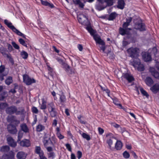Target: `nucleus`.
Wrapping results in <instances>:
<instances>
[{
	"mask_svg": "<svg viewBox=\"0 0 159 159\" xmlns=\"http://www.w3.org/2000/svg\"><path fill=\"white\" fill-rule=\"evenodd\" d=\"M86 30L90 33L91 35L93 37L96 43L102 45L100 48V49L102 50L103 52H104L106 49L105 43L101 39L100 36L97 34L96 30L93 29L90 25L87 26L86 27Z\"/></svg>",
	"mask_w": 159,
	"mask_h": 159,
	"instance_id": "1",
	"label": "nucleus"
},
{
	"mask_svg": "<svg viewBox=\"0 0 159 159\" xmlns=\"http://www.w3.org/2000/svg\"><path fill=\"white\" fill-rule=\"evenodd\" d=\"M8 121L10 123L7 126L8 132L11 134H16L17 131L16 127L20 123V121L16 119V116H11L8 118Z\"/></svg>",
	"mask_w": 159,
	"mask_h": 159,
	"instance_id": "2",
	"label": "nucleus"
},
{
	"mask_svg": "<svg viewBox=\"0 0 159 159\" xmlns=\"http://www.w3.org/2000/svg\"><path fill=\"white\" fill-rule=\"evenodd\" d=\"M133 22L134 29L140 32H143L146 30V26L145 24L143 22V20L139 17H133Z\"/></svg>",
	"mask_w": 159,
	"mask_h": 159,
	"instance_id": "3",
	"label": "nucleus"
},
{
	"mask_svg": "<svg viewBox=\"0 0 159 159\" xmlns=\"http://www.w3.org/2000/svg\"><path fill=\"white\" fill-rule=\"evenodd\" d=\"M149 70L153 77L159 80V65H155L154 67H150Z\"/></svg>",
	"mask_w": 159,
	"mask_h": 159,
	"instance_id": "4",
	"label": "nucleus"
},
{
	"mask_svg": "<svg viewBox=\"0 0 159 159\" xmlns=\"http://www.w3.org/2000/svg\"><path fill=\"white\" fill-rule=\"evenodd\" d=\"M139 49L137 48L131 47L128 49L127 51L129 55L132 58H138L139 56L138 50Z\"/></svg>",
	"mask_w": 159,
	"mask_h": 159,
	"instance_id": "5",
	"label": "nucleus"
},
{
	"mask_svg": "<svg viewBox=\"0 0 159 159\" xmlns=\"http://www.w3.org/2000/svg\"><path fill=\"white\" fill-rule=\"evenodd\" d=\"M23 82L27 85H30L32 84L35 83L36 80L34 78H31L29 75L25 74L23 75Z\"/></svg>",
	"mask_w": 159,
	"mask_h": 159,
	"instance_id": "6",
	"label": "nucleus"
},
{
	"mask_svg": "<svg viewBox=\"0 0 159 159\" xmlns=\"http://www.w3.org/2000/svg\"><path fill=\"white\" fill-rule=\"evenodd\" d=\"M143 60L146 62L152 61V58L150 53L148 52H143L141 54Z\"/></svg>",
	"mask_w": 159,
	"mask_h": 159,
	"instance_id": "7",
	"label": "nucleus"
},
{
	"mask_svg": "<svg viewBox=\"0 0 159 159\" xmlns=\"http://www.w3.org/2000/svg\"><path fill=\"white\" fill-rule=\"evenodd\" d=\"M122 80L123 79L126 80L129 83H131L134 80V78L132 75H130L128 73H123L121 77Z\"/></svg>",
	"mask_w": 159,
	"mask_h": 159,
	"instance_id": "8",
	"label": "nucleus"
},
{
	"mask_svg": "<svg viewBox=\"0 0 159 159\" xmlns=\"http://www.w3.org/2000/svg\"><path fill=\"white\" fill-rule=\"evenodd\" d=\"M17 110V108L15 106H12L7 108L6 112L7 114L12 115L15 113Z\"/></svg>",
	"mask_w": 159,
	"mask_h": 159,
	"instance_id": "9",
	"label": "nucleus"
},
{
	"mask_svg": "<svg viewBox=\"0 0 159 159\" xmlns=\"http://www.w3.org/2000/svg\"><path fill=\"white\" fill-rule=\"evenodd\" d=\"M150 90L154 94L157 93L159 91V84L156 83L151 87Z\"/></svg>",
	"mask_w": 159,
	"mask_h": 159,
	"instance_id": "10",
	"label": "nucleus"
},
{
	"mask_svg": "<svg viewBox=\"0 0 159 159\" xmlns=\"http://www.w3.org/2000/svg\"><path fill=\"white\" fill-rule=\"evenodd\" d=\"M119 32L122 36L125 35V34H130V32L127 30L126 28H122L121 27H120L119 29Z\"/></svg>",
	"mask_w": 159,
	"mask_h": 159,
	"instance_id": "11",
	"label": "nucleus"
},
{
	"mask_svg": "<svg viewBox=\"0 0 159 159\" xmlns=\"http://www.w3.org/2000/svg\"><path fill=\"white\" fill-rule=\"evenodd\" d=\"M7 141L9 145L11 147L15 148L17 144L16 142L14 141V139L11 137L7 138Z\"/></svg>",
	"mask_w": 159,
	"mask_h": 159,
	"instance_id": "12",
	"label": "nucleus"
},
{
	"mask_svg": "<svg viewBox=\"0 0 159 159\" xmlns=\"http://www.w3.org/2000/svg\"><path fill=\"white\" fill-rule=\"evenodd\" d=\"M20 144L21 146L23 147H28L30 145V143L29 140L24 139L20 141Z\"/></svg>",
	"mask_w": 159,
	"mask_h": 159,
	"instance_id": "13",
	"label": "nucleus"
},
{
	"mask_svg": "<svg viewBox=\"0 0 159 159\" xmlns=\"http://www.w3.org/2000/svg\"><path fill=\"white\" fill-rule=\"evenodd\" d=\"M78 19L79 22L81 23L82 24L85 25L86 26V27L87 26L90 25L91 27V24L90 22H88V23H86V21L85 20H83V18L82 17L80 16L78 17Z\"/></svg>",
	"mask_w": 159,
	"mask_h": 159,
	"instance_id": "14",
	"label": "nucleus"
},
{
	"mask_svg": "<svg viewBox=\"0 0 159 159\" xmlns=\"http://www.w3.org/2000/svg\"><path fill=\"white\" fill-rule=\"evenodd\" d=\"M100 3L103 4L105 2H106L108 6H111L113 5L114 0H97Z\"/></svg>",
	"mask_w": 159,
	"mask_h": 159,
	"instance_id": "15",
	"label": "nucleus"
},
{
	"mask_svg": "<svg viewBox=\"0 0 159 159\" xmlns=\"http://www.w3.org/2000/svg\"><path fill=\"white\" fill-rule=\"evenodd\" d=\"M146 84L148 86H151L154 83V81L152 78L149 76L146 77L145 80Z\"/></svg>",
	"mask_w": 159,
	"mask_h": 159,
	"instance_id": "16",
	"label": "nucleus"
},
{
	"mask_svg": "<svg viewBox=\"0 0 159 159\" xmlns=\"http://www.w3.org/2000/svg\"><path fill=\"white\" fill-rule=\"evenodd\" d=\"M20 129L22 131H23L25 133L29 132V129L27 125L25 123H23L20 125Z\"/></svg>",
	"mask_w": 159,
	"mask_h": 159,
	"instance_id": "17",
	"label": "nucleus"
},
{
	"mask_svg": "<svg viewBox=\"0 0 159 159\" xmlns=\"http://www.w3.org/2000/svg\"><path fill=\"white\" fill-rule=\"evenodd\" d=\"M123 144L120 140H117L115 145V148L117 150H120L122 148Z\"/></svg>",
	"mask_w": 159,
	"mask_h": 159,
	"instance_id": "18",
	"label": "nucleus"
},
{
	"mask_svg": "<svg viewBox=\"0 0 159 159\" xmlns=\"http://www.w3.org/2000/svg\"><path fill=\"white\" fill-rule=\"evenodd\" d=\"M140 63V60L138 58H134L133 61L131 62L132 65L134 68L137 67Z\"/></svg>",
	"mask_w": 159,
	"mask_h": 159,
	"instance_id": "19",
	"label": "nucleus"
},
{
	"mask_svg": "<svg viewBox=\"0 0 159 159\" xmlns=\"http://www.w3.org/2000/svg\"><path fill=\"white\" fill-rule=\"evenodd\" d=\"M118 16V14L115 12L111 13L109 15L107 19L109 20H113Z\"/></svg>",
	"mask_w": 159,
	"mask_h": 159,
	"instance_id": "20",
	"label": "nucleus"
},
{
	"mask_svg": "<svg viewBox=\"0 0 159 159\" xmlns=\"http://www.w3.org/2000/svg\"><path fill=\"white\" fill-rule=\"evenodd\" d=\"M125 3L124 0L118 1L117 7L119 9L122 10L124 9Z\"/></svg>",
	"mask_w": 159,
	"mask_h": 159,
	"instance_id": "21",
	"label": "nucleus"
},
{
	"mask_svg": "<svg viewBox=\"0 0 159 159\" xmlns=\"http://www.w3.org/2000/svg\"><path fill=\"white\" fill-rule=\"evenodd\" d=\"M40 0L41 1V4L43 5L48 6L51 8H54L55 7L52 3H50L47 1H44L43 0Z\"/></svg>",
	"mask_w": 159,
	"mask_h": 159,
	"instance_id": "22",
	"label": "nucleus"
},
{
	"mask_svg": "<svg viewBox=\"0 0 159 159\" xmlns=\"http://www.w3.org/2000/svg\"><path fill=\"white\" fill-rule=\"evenodd\" d=\"M10 147L8 145H4L0 148V151L2 152L6 153L10 150Z\"/></svg>",
	"mask_w": 159,
	"mask_h": 159,
	"instance_id": "23",
	"label": "nucleus"
},
{
	"mask_svg": "<svg viewBox=\"0 0 159 159\" xmlns=\"http://www.w3.org/2000/svg\"><path fill=\"white\" fill-rule=\"evenodd\" d=\"M16 157L18 159H25L26 157L24 152H20L17 153Z\"/></svg>",
	"mask_w": 159,
	"mask_h": 159,
	"instance_id": "24",
	"label": "nucleus"
},
{
	"mask_svg": "<svg viewBox=\"0 0 159 159\" xmlns=\"http://www.w3.org/2000/svg\"><path fill=\"white\" fill-rule=\"evenodd\" d=\"M35 152L39 155V156L44 153L43 150L41 149L40 146H36L35 147Z\"/></svg>",
	"mask_w": 159,
	"mask_h": 159,
	"instance_id": "25",
	"label": "nucleus"
},
{
	"mask_svg": "<svg viewBox=\"0 0 159 159\" xmlns=\"http://www.w3.org/2000/svg\"><path fill=\"white\" fill-rule=\"evenodd\" d=\"M0 52L4 56H7V55H9L7 53L8 51L6 48L2 47L0 48Z\"/></svg>",
	"mask_w": 159,
	"mask_h": 159,
	"instance_id": "26",
	"label": "nucleus"
},
{
	"mask_svg": "<svg viewBox=\"0 0 159 159\" xmlns=\"http://www.w3.org/2000/svg\"><path fill=\"white\" fill-rule=\"evenodd\" d=\"M13 30L12 31L16 33L18 35L22 37L23 38L26 39V36L24 34L20 32L15 27H13Z\"/></svg>",
	"mask_w": 159,
	"mask_h": 159,
	"instance_id": "27",
	"label": "nucleus"
},
{
	"mask_svg": "<svg viewBox=\"0 0 159 159\" xmlns=\"http://www.w3.org/2000/svg\"><path fill=\"white\" fill-rule=\"evenodd\" d=\"M2 159H14V155L12 153H10L3 155Z\"/></svg>",
	"mask_w": 159,
	"mask_h": 159,
	"instance_id": "28",
	"label": "nucleus"
},
{
	"mask_svg": "<svg viewBox=\"0 0 159 159\" xmlns=\"http://www.w3.org/2000/svg\"><path fill=\"white\" fill-rule=\"evenodd\" d=\"M45 127L41 124H39L36 127L37 132H40L44 130Z\"/></svg>",
	"mask_w": 159,
	"mask_h": 159,
	"instance_id": "29",
	"label": "nucleus"
},
{
	"mask_svg": "<svg viewBox=\"0 0 159 159\" xmlns=\"http://www.w3.org/2000/svg\"><path fill=\"white\" fill-rule=\"evenodd\" d=\"M65 71L67 72V74L70 76L71 75L74 74L75 73L74 70L73 69L70 68V66Z\"/></svg>",
	"mask_w": 159,
	"mask_h": 159,
	"instance_id": "30",
	"label": "nucleus"
},
{
	"mask_svg": "<svg viewBox=\"0 0 159 159\" xmlns=\"http://www.w3.org/2000/svg\"><path fill=\"white\" fill-rule=\"evenodd\" d=\"M4 22L8 27L12 30H13V27H15L14 26L12 25V24L11 22H9L8 20H4Z\"/></svg>",
	"mask_w": 159,
	"mask_h": 159,
	"instance_id": "31",
	"label": "nucleus"
},
{
	"mask_svg": "<svg viewBox=\"0 0 159 159\" xmlns=\"http://www.w3.org/2000/svg\"><path fill=\"white\" fill-rule=\"evenodd\" d=\"M135 68L139 71H143L145 69L144 65L143 64H141V63Z\"/></svg>",
	"mask_w": 159,
	"mask_h": 159,
	"instance_id": "32",
	"label": "nucleus"
},
{
	"mask_svg": "<svg viewBox=\"0 0 159 159\" xmlns=\"http://www.w3.org/2000/svg\"><path fill=\"white\" fill-rule=\"evenodd\" d=\"M48 69L49 71L48 74L52 77L53 76L54 72L53 69L49 65H47Z\"/></svg>",
	"mask_w": 159,
	"mask_h": 159,
	"instance_id": "33",
	"label": "nucleus"
},
{
	"mask_svg": "<svg viewBox=\"0 0 159 159\" xmlns=\"http://www.w3.org/2000/svg\"><path fill=\"white\" fill-rule=\"evenodd\" d=\"M20 55L21 57L24 59H27L28 56V54L27 52L24 51H21L20 52Z\"/></svg>",
	"mask_w": 159,
	"mask_h": 159,
	"instance_id": "34",
	"label": "nucleus"
},
{
	"mask_svg": "<svg viewBox=\"0 0 159 159\" xmlns=\"http://www.w3.org/2000/svg\"><path fill=\"white\" fill-rule=\"evenodd\" d=\"M140 91L143 96H146L147 98H148L149 95L143 88L141 87L140 88Z\"/></svg>",
	"mask_w": 159,
	"mask_h": 159,
	"instance_id": "35",
	"label": "nucleus"
},
{
	"mask_svg": "<svg viewBox=\"0 0 159 159\" xmlns=\"http://www.w3.org/2000/svg\"><path fill=\"white\" fill-rule=\"evenodd\" d=\"M50 140V138H49L48 139H47V137L44 138L43 142L44 146L45 147H46L48 145V143Z\"/></svg>",
	"mask_w": 159,
	"mask_h": 159,
	"instance_id": "36",
	"label": "nucleus"
},
{
	"mask_svg": "<svg viewBox=\"0 0 159 159\" xmlns=\"http://www.w3.org/2000/svg\"><path fill=\"white\" fill-rule=\"evenodd\" d=\"M12 82V78L11 76H9L5 81L6 84L8 85H9Z\"/></svg>",
	"mask_w": 159,
	"mask_h": 159,
	"instance_id": "37",
	"label": "nucleus"
},
{
	"mask_svg": "<svg viewBox=\"0 0 159 159\" xmlns=\"http://www.w3.org/2000/svg\"><path fill=\"white\" fill-rule=\"evenodd\" d=\"M23 134H24L23 132L22 131V130H20L19 131V132L18 133V137H17V138H18L17 142H18L20 141L21 139L23 137Z\"/></svg>",
	"mask_w": 159,
	"mask_h": 159,
	"instance_id": "38",
	"label": "nucleus"
},
{
	"mask_svg": "<svg viewBox=\"0 0 159 159\" xmlns=\"http://www.w3.org/2000/svg\"><path fill=\"white\" fill-rule=\"evenodd\" d=\"M49 112L50 113V114L52 117H55L57 116V112L56 111V109H54V110H51L49 111Z\"/></svg>",
	"mask_w": 159,
	"mask_h": 159,
	"instance_id": "39",
	"label": "nucleus"
},
{
	"mask_svg": "<svg viewBox=\"0 0 159 159\" xmlns=\"http://www.w3.org/2000/svg\"><path fill=\"white\" fill-rule=\"evenodd\" d=\"M48 111H50L51 110H54L55 108V106L53 102H51L48 104Z\"/></svg>",
	"mask_w": 159,
	"mask_h": 159,
	"instance_id": "40",
	"label": "nucleus"
},
{
	"mask_svg": "<svg viewBox=\"0 0 159 159\" xmlns=\"http://www.w3.org/2000/svg\"><path fill=\"white\" fill-rule=\"evenodd\" d=\"M152 52L154 54L155 57H158L159 56L157 53V48L154 47L152 48Z\"/></svg>",
	"mask_w": 159,
	"mask_h": 159,
	"instance_id": "41",
	"label": "nucleus"
},
{
	"mask_svg": "<svg viewBox=\"0 0 159 159\" xmlns=\"http://www.w3.org/2000/svg\"><path fill=\"white\" fill-rule=\"evenodd\" d=\"M81 135L83 138L86 139L88 141H89L91 139V138L90 136L85 133H83L81 134Z\"/></svg>",
	"mask_w": 159,
	"mask_h": 159,
	"instance_id": "42",
	"label": "nucleus"
},
{
	"mask_svg": "<svg viewBox=\"0 0 159 159\" xmlns=\"http://www.w3.org/2000/svg\"><path fill=\"white\" fill-rule=\"evenodd\" d=\"M7 92L5 91L2 92L0 94V100H3L6 97V95L7 94Z\"/></svg>",
	"mask_w": 159,
	"mask_h": 159,
	"instance_id": "43",
	"label": "nucleus"
},
{
	"mask_svg": "<svg viewBox=\"0 0 159 159\" xmlns=\"http://www.w3.org/2000/svg\"><path fill=\"white\" fill-rule=\"evenodd\" d=\"M8 106V104L6 102L0 103V109L2 110L4 109Z\"/></svg>",
	"mask_w": 159,
	"mask_h": 159,
	"instance_id": "44",
	"label": "nucleus"
},
{
	"mask_svg": "<svg viewBox=\"0 0 159 159\" xmlns=\"http://www.w3.org/2000/svg\"><path fill=\"white\" fill-rule=\"evenodd\" d=\"M60 101L61 103H64L66 100V97L64 95H60Z\"/></svg>",
	"mask_w": 159,
	"mask_h": 159,
	"instance_id": "45",
	"label": "nucleus"
},
{
	"mask_svg": "<svg viewBox=\"0 0 159 159\" xmlns=\"http://www.w3.org/2000/svg\"><path fill=\"white\" fill-rule=\"evenodd\" d=\"M19 42L20 43L22 44L25 47H27V45L25 41L21 38H20L19 39Z\"/></svg>",
	"mask_w": 159,
	"mask_h": 159,
	"instance_id": "46",
	"label": "nucleus"
},
{
	"mask_svg": "<svg viewBox=\"0 0 159 159\" xmlns=\"http://www.w3.org/2000/svg\"><path fill=\"white\" fill-rule=\"evenodd\" d=\"M123 157L126 159H128L130 155L127 151H125L123 153Z\"/></svg>",
	"mask_w": 159,
	"mask_h": 159,
	"instance_id": "47",
	"label": "nucleus"
},
{
	"mask_svg": "<svg viewBox=\"0 0 159 159\" xmlns=\"http://www.w3.org/2000/svg\"><path fill=\"white\" fill-rule=\"evenodd\" d=\"M107 143L108 144V148L110 149H111V145H112L113 142L112 141L111 139H107Z\"/></svg>",
	"mask_w": 159,
	"mask_h": 159,
	"instance_id": "48",
	"label": "nucleus"
},
{
	"mask_svg": "<svg viewBox=\"0 0 159 159\" xmlns=\"http://www.w3.org/2000/svg\"><path fill=\"white\" fill-rule=\"evenodd\" d=\"M48 158H52L53 159L55 157V154L53 152H52L48 153Z\"/></svg>",
	"mask_w": 159,
	"mask_h": 159,
	"instance_id": "49",
	"label": "nucleus"
},
{
	"mask_svg": "<svg viewBox=\"0 0 159 159\" xmlns=\"http://www.w3.org/2000/svg\"><path fill=\"white\" fill-rule=\"evenodd\" d=\"M11 44L12 45L14 48L16 49H20V47L19 45L16 44V43L14 42H11Z\"/></svg>",
	"mask_w": 159,
	"mask_h": 159,
	"instance_id": "50",
	"label": "nucleus"
},
{
	"mask_svg": "<svg viewBox=\"0 0 159 159\" xmlns=\"http://www.w3.org/2000/svg\"><path fill=\"white\" fill-rule=\"evenodd\" d=\"M32 111L34 113L38 114L39 112V110L37 108L35 107H33L31 109Z\"/></svg>",
	"mask_w": 159,
	"mask_h": 159,
	"instance_id": "51",
	"label": "nucleus"
},
{
	"mask_svg": "<svg viewBox=\"0 0 159 159\" xmlns=\"http://www.w3.org/2000/svg\"><path fill=\"white\" fill-rule=\"evenodd\" d=\"M7 57L9 59V60L11 64L13 65L14 64V61L13 59L11 57L10 54V55H7Z\"/></svg>",
	"mask_w": 159,
	"mask_h": 159,
	"instance_id": "52",
	"label": "nucleus"
},
{
	"mask_svg": "<svg viewBox=\"0 0 159 159\" xmlns=\"http://www.w3.org/2000/svg\"><path fill=\"white\" fill-rule=\"evenodd\" d=\"M107 5L105 6V7H102L101 6H100V5H98L97 7H96V9L98 10V11H101V10H102L103 9H104L107 6Z\"/></svg>",
	"mask_w": 159,
	"mask_h": 159,
	"instance_id": "53",
	"label": "nucleus"
},
{
	"mask_svg": "<svg viewBox=\"0 0 159 159\" xmlns=\"http://www.w3.org/2000/svg\"><path fill=\"white\" fill-rule=\"evenodd\" d=\"M61 65L63 66V68L65 69V70L70 66L67 63L64 62Z\"/></svg>",
	"mask_w": 159,
	"mask_h": 159,
	"instance_id": "54",
	"label": "nucleus"
},
{
	"mask_svg": "<svg viewBox=\"0 0 159 159\" xmlns=\"http://www.w3.org/2000/svg\"><path fill=\"white\" fill-rule=\"evenodd\" d=\"M77 157L78 159H80L82 157V154L80 151H78L77 153Z\"/></svg>",
	"mask_w": 159,
	"mask_h": 159,
	"instance_id": "55",
	"label": "nucleus"
},
{
	"mask_svg": "<svg viewBox=\"0 0 159 159\" xmlns=\"http://www.w3.org/2000/svg\"><path fill=\"white\" fill-rule=\"evenodd\" d=\"M132 20H133V18L129 17L128 18H126L125 22L130 25V24Z\"/></svg>",
	"mask_w": 159,
	"mask_h": 159,
	"instance_id": "56",
	"label": "nucleus"
},
{
	"mask_svg": "<svg viewBox=\"0 0 159 159\" xmlns=\"http://www.w3.org/2000/svg\"><path fill=\"white\" fill-rule=\"evenodd\" d=\"M5 70V67L4 66L1 65L0 66V74L2 73Z\"/></svg>",
	"mask_w": 159,
	"mask_h": 159,
	"instance_id": "57",
	"label": "nucleus"
},
{
	"mask_svg": "<svg viewBox=\"0 0 159 159\" xmlns=\"http://www.w3.org/2000/svg\"><path fill=\"white\" fill-rule=\"evenodd\" d=\"M82 116L81 115H80L78 116L77 118L80 121V123L82 124H85L86 123V122L81 119V118Z\"/></svg>",
	"mask_w": 159,
	"mask_h": 159,
	"instance_id": "58",
	"label": "nucleus"
},
{
	"mask_svg": "<svg viewBox=\"0 0 159 159\" xmlns=\"http://www.w3.org/2000/svg\"><path fill=\"white\" fill-rule=\"evenodd\" d=\"M24 111L25 110L23 108L21 110V111H17V110L16 112L15 113H16V115H19L22 114Z\"/></svg>",
	"mask_w": 159,
	"mask_h": 159,
	"instance_id": "59",
	"label": "nucleus"
},
{
	"mask_svg": "<svg viewBox=\"0 0 159 159\" xmlns=\"http://www.w3.org/2000/svg\"><path fill=\"white\" fill-rule=\"evenodd\" d=\"M58 137L60 139H61L64 138V137L62 135L60 132H57V133Z\"/></svg>",
	"mask_w": 159,
	"mask_h": 159,
	"instance_id": "60",
	"label": "nucleus"
},
{
	"mask_svg": "<svg viewBox=\"0 0 159 159\" xmlns=\"http://www.w3.org/2000/svg\"><path fill=\"white\" fill-rule=\"evenodd\" d=\"M98 129L99 134L100 135L102 134L104 132L103 129L100 127H98Z\"/></svg>",
	"mask_w": 159,
	"mask_h": 159,
	"instance_id": "61",
	"label": "nucleus"
},
{
	"mask_svg": "<svg viewBox=\"0 0 159 159\" xmlns=\"http://www.w3.org/2000/svg\"><path fill=\"white\" fill-rule=\"evenodd\" d=\"M66 146L68 149V150L70 151L71 152V148L70 145L69 143H67L66 144Z\"/></svg>",
	"mask_w": 159,
	"mask_h": 159,
	"instance_id": "62",
	"label": "nucleus"
},
{
	"mask_svg": "<svg viewBox=\"0 0 159 159\" xmlns=\"http://www.w3.org/2000/svg\"><path fill=\"white\" fill-rule=\"evenodd\" d=\"M8 49L10 52H11L13 50V48L12 46L10 44H7Z\"/></svg>",
	"mask_w": 159,
	"mask_h": 159,
	"instance_id": "63",
	"label": "nucleus"
},
{
	"mask_svg": "<svg viewBox=\"0 0 159 159\" xmlns=\"http://www.w3.org/2000/svg\"><path fill=\"white\" fill-rule=\"evenodd\" d=\"M130 153L135 159H137L138 158L137 156L134 151H131Z\"/></svg>",
	"mask_w": 159,
	"mask_h": 159,
	"instance_id": "64",
	"label": "nucleus"
}]
</instances>
